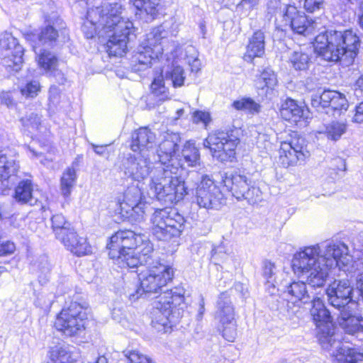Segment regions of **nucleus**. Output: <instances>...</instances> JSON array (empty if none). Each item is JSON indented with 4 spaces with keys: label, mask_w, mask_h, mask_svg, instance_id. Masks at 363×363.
<instances>
[{
    "label": "nucleus",
    "mask_w": 363,
    "mask_h": 363,
    "mask_svg": "<svg viewBox=\"0 0 363 363\" xmlns=\"http://www.w3.org/2000/svg\"><path fill=\"white\" fill-rule=\"evenodd\" d=\"M182 157L179 162L174 160L175 166H178L179 169L186 164L188 167H196L200 163V152L196 147L195 143L186 141L182 150Z\"/></svg>",
    "instance_id": "nucleus-34"
},
{
    "label": "nucleus",
    "mask_w": 363,
    "mask_h": 363,
    "mask_svg": "<svg viewBox=\"0 0 363 363\" xmlns=\"http://www.w3.org/2000/svg\"><path fill=\"white\" fill-rule=\"evenodd\" d=\"M132 3L140 15H147V21L157 18L164 6L163 0H132Z\"/></svg>",
    "instance_id": "nucleus-33"
},
{
    "label": "nucleus",
    "mask_w": 363,
    "mask_h": 363,
    "mask_svg": "<svg viewBox=\"0 0 363 363\" xmlns=\"http://www.w3.org/2000/svg\"><path fill=\"white\" fill-rule=\"evenodd\" d=\"M152 235L158 240L168 242L178 238L186 227V220L175 208L157 209L152 216Z\"/></svg>",
    "instance_id": "nucleus-9"
},
{
    "label": "nucleus",
    "mask_w": 363,
    "mask_h": 363,
    "mask_svg": "<svg viewBox=\"0 0 363 363\" xmlns=\"http://www.w3.org/2000/svg\"><path fill=\"white\" fill-rule=\"evenodd\" d=\"M265 52V35L261 30H256L249 38L244 60L251 62L255 57H261Z\"/></svg>",
    "instance_id": "nucleus-32"
},
{
    "label": "nucleus",
    "mask_w": 363,
    "mask_h": 363,
    "mask_svg": "<svg viewBox=\"0 0 363 363\" xmlns=\"http://www.w3.org/2000/svg\"><path fill=\"white\" fill-rule=\"evenodd\" d=\"M311 106L318 112H324L336 117L340 116L342 111L347 110L349 104L343 94L327 89L312 96Z\"/></svg>",
    "instance_id": "nucleus-18"
},
{
    "label": "nucleus",
    "mask_w": 363,
    "mask_h": 363,
    "mask_svg": "<svg viewBox=\"0 0 363 363\" xmlns=\"http://www.w3.org/2000/svg\"><path fill=\"white\" fill-rule=\"evenodd\" d=\"M154 258L159 262L152 266L138 264L132 272L138 274L140 285L135 284L133 289L128 288L125 294L131 301L140 298H154L150 312L151 325L158 331H166L170 323H174L179 315V306L183 303V289L175 288L174 291L167 287L174 277V269L171 266L162 264L154 253Z\"/></svg>",
    "instance_id": "nucleus-1"
},
{
    "label": "nucleus",
    "mask_w": 363,
    "mask_h": 363,
    "mask_svg": "<svg viewBox=\"0 0 363 363\" xmlns=\"http://www.w3.org/2000/svg\"><path fill=\"white\" fill-rule=\"evenodd\" d=\"M181 136L179 133L167 130L161 133L157 150L159 164L155 167L150 184L154 196L164 205H172L182 200L187 188L182 177L177 176L179 169L175 166L173 157L179 150Z\"/></svg>",
    "instance_id": "nucleus-3"
},
{
    "label": "nucleus",
    "mask_w": 363,
    "mask_h": 363,
    "mask_svg": "<svg viewBox=\"0 0 363 363\" xmlns=\"http://www.w3.org/2000/svg\"><path fill=\"white\" fill-rule=\"evenodd\" d=\"M347 130V126L345 123L333 121L325 126V135L328 140L336 142L341 138Z\"/></svg>",
    "instance_id": "nucleus-42"
},
{
    "label": "nucleus",
    "mask_w": 363,
    "mask_h": 363,
    "mask_svg": "<svg viewBox=\"0 0 363 363\" xmlns=\"http://www.w3.org/2000/svg\"><path fill=\"white\" fill-rule=\"evenodd\" d=\"M350 277H354L357 281V289L363 301V258L355 262L351 267Z\"/></svg>",
    "instance_id": "nucleus-46"
},
{
    "label": "nucleus",
    "mask_w": 363,
    "mask_h": 363,
    "mask_svg": "<svg viewBox=\"0 0 363 363\" xmlns=\"http://www.w3.org/2000/svg\"><path fill=\"white\" fill-rule=\"evenodd\" d=\"M354 308L338 311L337 322L345 333L354 335L363 332V317L354 313Z\"/></svg>",
    "instance_id": "nucleus-31"
},
{
    "label": "nucleus",
    "mask_w": 363,
    "mask_h": 363,
    "mask_svg": "<svg viewBox=\"0 0 363 363\" xmlns=\"http://www.w3.org/2000/svg\"><path fill=\"white\" fill-rule=\"evenodd\" d=\"M166 40L159 28L147 34L132 57V70L138 72L150 67L152 62L162 55Z\"/></svg>",
    "instance_id": "nucleus-10"
},
{
    "label": "nucleus",
    "mask_w": 363,
    "mask_h": 363,
    "mask_svg": "<svg viewBox=\"0 0 363 363\" xmlns=\"http://www.w3.org/2000/svg\"><path fill=\"white\" fill-rule=\"evenodd\" d=\"M16 249L13 242L10 241L2 242L0 243V257L11 255Z\"/></svg>",
    "instance_id": "nucleus-55"
},
{
    "label": "nucleus",
    "mask_w": 363,
    "mask_h": 363,
    "mask_svg": "<svg viewBox=\"0 0 363 363\" xmlns=\"http://www.w3.org/2000/svg\"><path fill=\"white\" fill-rule=\"evenodd\" d=\"M88 303L80 293L76 292L69 304L63 308L57 315L55 327L65 335L72 337L79 335L85 329L87 319Z\"/></svg>",
    "instance_id": "nucleus-7"
},
{
    "label": "nucleus",
    "mask_w": 363,
    "mask_h": 363,
    "mask_svg": "<svg viewBox=\"0 0 363 363\" xmlns=\"http://www.w3.org/2000/svg\"><path fill=\"white\" fill-rule=\"evenodd\" d=\"M310 313L317 328V337L320 344L327 341L336 334L332 321V315L323 300L315 295L313 297Z\"/></svg>",
    "instance_id": "nucleus-17"
},
{
    "label": "nucleus",
    "mask_w": 363,
    "mask_h": 363,
    "mask_svg": "<svg viewBox=\"0 0 363 363\" xmlns=\"http://www.w3.org/2000/svg\"><path fill=\"white\" fill-rule=\"evenodd\" d=\"M281 118L286 121L301 126L306 125L307 120L311 118L308 108L296 101L288 98L281 104L280 108Z\"/></svg>",
    "instance_id": "nucleus-27"
},
{
    "label": "nucleus",
    "mask_w": 363,
    "mask_h": 363,
    "mask_svg": "<svg viewBox=\"0 0 363 363\" xmlns=\"http://www.w3.org/2000/svg\"><path fill=\"white\" fill-rule=\"evenodd\" d=\"M320 345L335 357L338 363H363V352L343 343L338 335H334Z\"/></svg>",
    "instance_id": "nucleus-25"
},
{
    "label": "nucleus",
    "mask_w": 363,
    "mask_h": 363,
    "mask_svg": "<svg viewBox=\"0 0 363 363\" xmlns=\"http://www.w3.org/2000/svg\"><path fill=\"white\" fill-rule=\"evenodd\" d=\"M353 293L354 288L348 279H335L326 289L328 303L338 311L357 307Z\"/></svg>",
    "instance_id": "nucleus-15"
},
{
    "label": "nucleus",
    "mask_w": 363,
    "mask_h": 363,
    "mask_svg": "<svg viewBox=\"0 0 363 363\" xmlns=\"http://www.w3.org/2000/svg\"><path fill=\"white\" fill-rule=\"evenodd\" d=\"M276 274L274 264L269 261H265L263 265L262 275L266 279V289L271 295L275 294L277 289L279 288V286L277 284Z\"/></svg>",
    "instance_id": "nucleus-38"
},
{
    "label": "nucleus",
    "mask_w": 363,
    "mask_h": 363,
    "mask_svg": "<svg viewBox=\"0 0 363 363\" xmlns=\"http://www.w3.org/2000/svg\"><path fill=\"white\" fill-rule=\"evenodd\" d=\"M355 123H363V101L356 106V112L353 117Z\"/></svg>",
    "instance_id": "nucleus-58"
},
{
    "label": "nucleus",
    "mask_w": 363,
    "mask_h": 363,
    "mask_svg": "<svg viewBox=\"0 0 363 363\" xmlns=\"http://www.w3.org/2000/svg\"><path fill=\"white\" fill-rule=\"evenodd\" d=\"M188 63L192 72H198L200 70L201 62L197 57H194L191 61L190 59H189Z\"/></svg>",
    "instance_id": "nucleus-59"
},
{
    "label": "nucleus",
    "mask_w": 363,
    "mask_h": 363,
    "mask_svg": "<svg viewBox=\"0 0 363 363\" xmlns=\"http://www.w3.org/2000/svg\"><path fill=\"white\" fill-rule=\"evenodd\" d=\"M347 246L341 242H325L301 248L293 257L291 267L298 277L306 276L310 288L325 285L329 270L344 264Z\"/></svg>",
    "instance_id": "nucleus-4"
},
{
    "label": "nucleus",
    "mask_w": 363,
    "mask_h": 363,
    "mask_svg": "<svg viewBox=\"0 0 363 363\" xmlns=\"http://www.w3.org/2000/svg\"><path fill=\"white\" fill-rule=\"evenodd\" d=\"M94 152L99 155V156H105L108 153H107V151H106V146L104 145H96L94 143H91L90 144Z\"/></svg>",
    "instance_id": "nucleus-60"
},
{
    "label": "nucleus",
    "mask_w": 363,
    "mask_h": 363,
    "mask_svg": "<svg viewBox=\"0 0 363 363\" xmlns=\"http://www.w3.org/2000/svg\"><path fill=\"white\" fill-rule=\"evenodd\" d=\"M49 353L50 360L47 363H70L71 355L64 343L51 347Z\"/></svg>",
    "instance_id": "nucleus-39"
},
{
    "label": "nucleus",
    "mask_w": 363,
    "mask_h": 363,
    "mask_svg": "<svg viewBox=\"0 0 363 363\" xmlns=\"http://www.w3.org/2000/svg\"><path fill=\"white\" fill-rule=\"evenodd\" d=\"M52 18L55 20V22L46 18L45 22L48 23V25L39 30H30L24 34L25 39L30 43L35 54L38 53V49L41 48V46L49 48L56 44L58 31L55 25L62 20L56 17L55 15Z\"/></svg>",
    "instance_id": "nucleus-22"
},
{
    "label": "nucleus",
    "mask_w": 363,
    "mask_h": 363,
    "mask_svg": "<svg viewBox=\"0 0 363 363\" xmlns=\"http://www.w3.org/2000/svg\"><path fill=\"white\" fill-rule=\"evenodd\" d=\"M205 303H204V298L201 296L199 301V306L198 309V313L196 315V318L198 320H200L202 319L203 315L205 313Z\"/></svg>",
    "instance_id": "nucleus-61"
},
{
    "label": "nucleus",
    "mask_w": 363,
    "mask_h": 363,
    "mask_svg": "<svg viewBox=\"0 0 363 363\" xmlns=\"http://www.w3.org/2000/svg\"><path fill=\"white\" fill-rule=\"evenodd\" d=\"M278 80L274 72L269 67L264 68L256 81L258 89L264 91L266 96L272 92L277 85Z\"/></svg>",
    "instance_id": "nucleus-36"
},
{
    "label": "nucleus",
    "mask_w": 363,
    "mask_h": 363,
    "mask_svg": "<svg viewBox=\"0 0 363 363\" xmlns=\"http://www.w3.org/2000/svg\"><path fill=\"white\" fill-rule=\"evenodd\" d=\"M259 0H242L240 5L243 7L247 6V9H252L254 6L258 4Z\"/></svg>",
    "instance_id": "nucleus-62"
},
{
    "label": "nucleus",
    "mask_w": 363,
    "mask_h": 363,
    "mask_svg": "<svg viewBox=\"0 0 363 363\" xmlns=\"http://www.w3.org/2000/svg\"><path fill=\"white\" fill-rule=\"evenodd\" d=\"M355 93L357 94V92L363 93V74L361 75L355 83Z\"/></svg>",
    "instance_id": "nucleus-63"
},
{
    "label": "nucleus",
    "mask_w": 363,
    "mask_h": 363,
    "mask_svg": "<svg viewBox=\"0 0 363 363\" xmlns=\"http://www.w3.org/2000/svg\"><path fill=\"white\" fill-rule=\"evenodd\" d=\"M186 79L184 69L179 65H172L167 67L164 73L162 72L155 77L151 84V89L152 93L164 100L168 98V89L164 85V82L169 83L174 88L181 87L184 85Z\"/></svg>",
    "instance_id": "nucleus-23"
},
{
    "label": "nucleus",
    "mask_w": 363,
    "mask_h": 363,
    "mask_svg": "<svg viewBox=\"0 0 363 363\" xmlns=\"http://www.w3.org/2000/svg\"><path fill=\"white\" fill-rule=\"evenodd\" d=\"M19 167L18 162L10 149H0V194H7L15 184Z\"/></svg>",
    "instance_id": "nucleus-24"
},
{
    "label": "nucleus",
    "mask_w": 363,
    "mask_h": 363,
    "mask_svg": "<svg viewBox=\"0 0 363 363\" xmlns=\"http://www.w3.org/2000/svg\"><path fill=\"white\" fill-rule=\"evenodd\" d=\"M1 104L6 106L9 108L15 106L16 103L10 91H1L0 93Z\"/></svg>",
    "instance_id": "nucleus-53"
},
{
    "label": "nucleus",
    "mask_w": 363,
    "mask_h": 363,
    "mask_svg": "<svg viewBox=\"0 0 363 363\" xmlns=\"http://www.w3.org/2000/svg\"><path fill=\"white\" fill-rule=\"evenodd\" d=\"M218 362L222 363H227L226 359L221 356L213 355L211 357L209 362L210 363H218Z\"/></svg>",
    "instance_id": "nucleus-64"
},
{
    "label": "nucleus",
    "mask_w": 363,
    "mask_h": 363,
    "mask_svg": "<svg viewBox=\"0 0 363 363\" xmlns=\"http://www.w3.org/2000/svg\"><path fill=\"white\" fill-rule=\"evenodd\" d=\"M156 135L148 127H141L132 134L130 149L138 154L150 156L154 152Z\"/></svg>",
    "instance_id": "nucleus-28"
},
{
    "label": "nucleus",
    "mask_w": 363,
    "mask_h": 363,
    "mask_svg": "<svg viewBox=\"0 0 363 363\" xmlns=\"http://www.w3.org/2000/svg\"><path fill=\"white\" fill-rule=\"evenodd\" d=\"M283 9L284 7H281V4L279 0H269L267 3V16L270 15V18L279 13V16L282 18Z\"/></svg>",
    "instance_id": "nucleus-51"
},
{
    "label": "nucleus",
    "mask_w": 363,
    "mask_h": 363,
    "mask_svg": "<svg viewBox=\"0 0 363 363\" xmlns=\"http://www.w3.org/2000/svg\"><path fill=\"white\" fill-rule=\"evenodd\" d=\"M33 185L30 179H23L18 182L13 195L16 202L20 204L32 205Z\"/></svg>",
    "instance_id": "nucleus-35"
},
{
    "label": "nucleus",
    "mask_w": 363,
    "mask_h": 363,
    "mask_svg": "<svg viewBox=\"0 0 363 363\" xmlns=\"http://www.w3.org/2000/svg\"><path fill=\"white\" fill-rule=\"evenodd\" d=\"M211 121V115L208 111L195 110L192 113V123L196 125H202L204 128H207Z\"/></svg>",
    "instance_id": "nucleus-48"
},
{
    "label": "nucleus",
    "mask_w": 363,
    "mask_h": 363,
    "mask_svg": "<svg viewBox=\"0 0 363 363\" xmlns=\"http://www.w3.org/2000/svg\"><path fill=\"white\" fill-rule=\"evenodd\" d=\"M276 28L281 31L291 30L294 33L300 35H305L310 26L313 23L312 20H308L304 12L299 11L295 6L286 4L284 6L282 11L281 24L277 23Z\"/></svg>",
    "instance_id": "nucleus-21"
},
{
    "label": "nucleus",
    "mask_w": 363,
    "mask_h": 363,
    "mask_svg": "<svg viewBox=\"0 0 363 363\" xmlns=\"http://www.w3.org/2000/svg\"><path fill=\"white\" fill-rule=\"evenodd\" d=\"M52 229L55 238L59 241L74 227L62 213H56L51 217Z\"/></svg>",
    "instance_id": "nucleus-37"
},
{
    "label": "nucleus",
    "mask_w": 363,
    "mask_h": 363,
    "mask_svg": "<svg viewBox=\"0 0 363 363\" xmlns=\"http://www.w3.org/2000/svg\"><path fill=\"white\" fill-rule=\"evenodd\" d=\"M122 7L118 3L104 2L87 11V21L82 26L87 39L98 35L105 43L109 55L122 57L136 38L132 21L121 16Z\"/></svg>",
    "instance_id": "nucleus-2"
},
{
    "label": "nucleus",
    "mask_w": 363,
    "mask_h": 363,
    "mask_svg": "<svg viewBox=\"0 0 363 363\" xmlns=\"http://www.w3.org/2000/svg\"><path fill=\"white\" fill-rule=\"evenodd\" d=\"M55 298L56 296L54 293L43 290L38 294L34 304L36 307L43 309L44 311H48Z\"/></svg>",
    "instance_id": "nucleus-45"
},
{
    "label": "nucleus",
    "mask_w": 363,
    "mask_h": 363,
    "mask_svg": "<svg viewBox=\"0 0 363 363\" xmlns=\"http://www.w3.org/2000/svg\"><path fill=\"white\" fill-rule=\"evenodd\" d=\"M323 0H303V8L308 13H315L321 9Z\"/></svg>",
    "instance_id": "nucleus-52"
},
{
    "label": "nucleus",
    "mask_w": 363,
    "mask_h": 363,
    "mask_svg": "<svg viewBox=\"0 0 363 363\" xmlns=\"http://www.w3.org/2000/svg\"><path fill=\"white\" fill-rule=\"evenodd\" d=\"M330 169H332L335 171H345V160L340 157H337L332 159L330 162Z\"/></svg>",
    "instance_id": "nucleus-54"
},
{
    "label": "nucleus",
    "mask_w": 363,
    "mask_h": 363,
    "mask_svg": "<svg viewBox=\"0 0 363 363\" xmlns=\"http://www.w3.org/2000/svg\"><path fill=\"white\" fill-rule=\"evenodd\" d=\"M21 122L24 128V131L29 134L40 130L41 124V117L35 113H30L21 118Z\"/></svg>",
    "instance_id": "nucleus-43"
},
{
    "label": "nucleus",
    "mask_w": 363,
    "mask_h": 363,
    "mask_svg": "<svg viewBox=\"0 0 363 363\" xmlns=\"http://www.w3.org/2000/svg\"><path fill=\"white\" fill-rule=\"evenodd\" d=\"M40 90V85L38 81L32 80L28 82L21 89L23 96L33 98L38 95Z\"/></svg>",
    "instance_id": "nucleus-49"
},
{
    "label": "nucleus",
    "mask_w": 363,
    "mask_h": 363,
    "mask_svg": "<svg viewBox=\"0 0 363 363\" xmlns=\"http://www.w3.org/2000/svg\"><path fill=\"white\" fill-rule=\"evenodd\" d=\"M47 74L50 77L53 78L54 81L59 84H64L66 82L64 74L60 69H57V67L47 72Z\"/></svg>",
    "instance_id": "nucleus-56"
},
{
    "label": "nucleus",
    "mask_w": 363,
    "mask_h": 363,
    "mask_svg": "<svg viewBox=\"0 0 363 363\" xmlns=\"http://www.w3.org/2000/svg\"><path fill=\"white\" fill-rule=\"evenodd\" d=\"M194 199L200 208L207 210H219L225 204V198L220 186L207 175L201 177Z\"/></svg>",
    "instance_id": "nucleus-13"
},
{
    "label": "nucleus",
    "mask_w": 363,
    "mask_h": 363,
    "mask_svg": "<svg viewBox=\"0 0 363 363\" xmlns=\"http://www.w3.org/2000/svg\"><path fill=\"white\" fill-rule=\"evenodd\" d=\"M49 110L55 111V110H61L65 108V105L61 104V95L60 89L55 85H51L49 89Z\"/></svg>",
    "instance_id": "nucleus-47"
},
{
    "label": "nucleus",
    "mask_w": 363,
    "mask_h": 363,
    "mask_svg": "<svg viewBox=\"0 0 363 363\" xmlns=\"http://www.w3.org/2000/svg\"><path fill=\"white\" fill-rule=\"evenodd\" d=\"M277 291H282L290 301L299 308L301 305L311 304L313 297L315 295L310 291L306 284L301 281H292L281 286Z\"/></svg>",
    "instance_id": "nucleus-26"
},
{
    "label": "nucleus",
    "mask_w": 363,
    "mask_h": 363,
    "mask_svg": "<svg viewBox=\"0 0 363 363\" xmlns=\"http://www.w3.org/2000/svg\"><path fill=\"white\" fill-rule=\"evenodd\" d=\"M216 318L223 325V337L228 342H233L237 335L234 307L228 291L221 293L217 300Z\"/></svg>",
    "instance_id": "nucleus-20"
},
{
    "label": "nucleus",
    "mask_w": 363,
    "mask_h": 363,
    "mask_svg": "<svg viewBox=\"0 0 363 363\" xmlns=\"http://www.w3.org/2000/svg\"><path fill=\"white\" fill-rule=\"evenodd\" d=\"M108 256L121 268L134 269L138 264L159 262L154 258L152 243L142 233L130 230H119L109 238L107 243Z\"/></svg>",
    "instance_id": "nucleus-5"
},
{
    "label": "nucleus",
    "mask_w": 363,
    "mask_h": 363,
    "mask_svg": "<svg viewBox=\"0 0 363 363\" xmlns=\"http://www.w3.org/2000/svg\"><path fill=\"white\" fill-rule=\"evenodd\" d=\"M310 155L306 139L295 134L289 140L281 143L279 162L286 168L305 162Z\"/></svg>",
    "instance_id": "nucleus-16"
},
{
    "label": "nucleus",
    "mask_w": 363,
    "mask_h": 363,
    "mask_svg": "<svg viewBox=\"0 0 363 363\" xmlns=\"http://www.w3.org/2000/svg\"><path fill=\"white\" fill-rule=\"evenodd\" d=\"M141 354L138 351H128L125 354L128 363H138L140 361Z\"/></svg>",
    "instance_id": "nucleus-57"
},
{
    "label": "nucleus",
    "mask_w": 363,
    "mask_h": 363,
    "mask_svg": "<svg viewBox=\"0 0 363 363\" xmlns=\"http://www.w3.org/2000/svg\"><path fill=\"white\" fill-rule=\"evenodd\" d=\"M39 282L40 284H44L49 280L50 272V265L45 257L42 259V262L39 264Z\"/></svg>",
    "instance_id": "nucleus-50"
},
{
    "label": "nucleus",
    "mask_w": 363,
    "mask_h": 363,
    "mask_svg": "<svg viewBox=\"0 0 363 363\" xmlns=\"http://www.w3.org/2000/svg\"><path fill=\"white\" fill-rule=\"evenodd\" d=\"M233 107L238 111H248L250 113H258L260 111V105L251 98H242L234 101Z\"/></svg>",
    "instance_id": "nucleus-44"
},
{
    "label": "nucleus",
    "mask_w": 363,
    "mask_h": 363,
    "mask_svg": "<svg viewBox=\"0 0 363 363\" xmlns=\"http://www.w3.org/2000/svg\"><path fill=\"white\" fill-rule=\"evenodd\" d=\"M242 130L236 127L217 130L203 140L204 147L208 148L212 156L221 162H233L235 159L236 147L240 143Z\"/></svg>",
    "instance_id": "nucleus-8"
},
{
    "label": "nucleus",
    "mask_w": 363,
    "mask_h": 363,
    "mask_svg": "<svg viewBox=\"0 0 363 363\" xmlns=\"http://www.w3.org/2000/svg\"><path fill=\"white\" fill-rule=\"evenodd\" d=\"M38 63L46 73L53 69L57 65V57L46 48L38 49Z\"/></svg>",
    "instance_id": "nucleus-40"
},
{
    "label": "nucleus",
    "mask_w": 363,
    "mask_h": 363,
    "mask_svg": "<svg viewBox=\"0 0 363 363\" xmlns=\"http://www.w3.org/2000/svg\"><path fill=\"white\" fill-rule=\"evenodd\" d=\"M223 182L238 201L246 200L249 204L253 205L262 200L259 188L252 186L250 179L240 171L225 173Z\"/></svg>",
    "instance_id": "nucleus-11"
},
{
    "label": "nucleus",
    "mask_w": 363,
    "mask_h": 363,
    "mask_svg": "<svg viewBox=\"0 0 363 363\" xmlns=\"http://www.w3.org/2000/svg\"><path fill=\"white\" fill-rule=\"evenodd\" d=\"M151 164L150 156L129 153L123 157L119 168L126 177L135 181H140L147 178L150 174H152L151 177H152L155 167L152 168Z\"/></svg>",
    "instance_id": "nucleus-19"
},
{
    "label": "nucleus",
    "mask_w": 363,
    "mask_h": 363,
    "mask_svg": "<svg viewBox=\"0 0 363 363\" xmlns=\"http://www.w3.org/2000/svg\"><path fill=\"white\" fill-rule=\"evenodd\" d=\"M359 45V37L352 30H325L315 36L314 49L325 61L347 67L357 57Z\"/></svg>",
    "instance_id": "nucleus-6"
},
{
    "label": "nucleus",
    "mask_w": 363,
    "mask_h": 363,
    "mask_svg": "<svg viewBox=\"0 0 363 363\" xmlns=\"http://www.w3.org/2000/svg\"><path fill=\"white\" fill-rule=\"evenodd\" d=\"M23 53V48L11 33L5 32L0 35V63L9 72L21 69Z\"/></svg>",
    "instance_id": "nucleus-14"
},
{
    "label": "nucleus",
    "mask_w": 363,
    "mask_h": 363,
    "mask_svg": "<svg viewBox=\"0 0 363 363\" xmlns=\"http://www.w3.org/2000/svg\"><path fill=\"white\" fill-rule=\"evenodd\" d=\"M318 57L313 48L293 51L289 57L291 67L297 72H306Z\"/></svg>",
    "instance_id": "nucleus-30"
},
{
    "label": "nucleus",
    "mask_w": 363,
    "mask_h": 363,
    "mask_svg": "<svg viewBox=\"0 0 363 363\" xmlns=\"http://www.w3.org/2000/svg\"><path fill=\"white\" fill-rule=\"evenodd\" d=\"M60 242L65 247L77 257L87 255L92 252L91 246L85 237L79 236L73 228Z\"/></svg>",
    "instance_id": "nucleus-29"
},
{
    "label": "nucleus",
    "mask_w": 363,
    "mask_h": 363,
    "mask_svg": "<svg viewBox=\"0 0 363 363\" xmlns=\"http://www.w3.org/2000/svg\"><path fill=\"white\" fill-rule=\"evenodd\" d=\"M76 181V170L73 167H68L64 172L60 181L61 191L65 197H68L70 195Z\"/></svg>",
    "instance_id": "nucleus-41"
},
{
    "label": "nucleus",
    "mask_w": 363,
    "mask_h": 363,
    "mask_svg": "<svg viewBox=\"0 0 363 363\" xmlns=\"http://www.w3.org/2000/svg\"><path fill=\"white\" fill-rule=\"evenodd\" d=\"M140 189L137 186L128 187L122 201H118L116 212L121 215L123 220L140 222L144 219L145 206Z\"/></svg>",
    "instance_id": "nucleus-12"
}]
</instances>
